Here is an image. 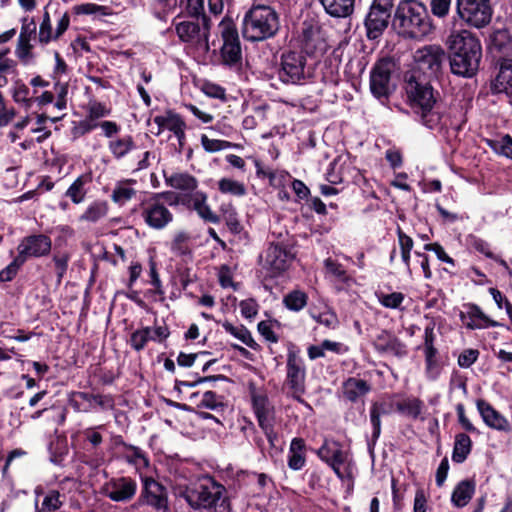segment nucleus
I'll return each mask as SVG.
<instances>
[{
  "label": "nucleus",
  "instance_id": "f257e3e1",
  "mask_svg": "<svg viewBox=\"0 0 512 512\" xmlns=\"http://www.w3.org/2000/svg\"><path fill=\"white\" fill-rule=\"evenodd\" d=\"M405 91L417 121L429 129L441 127L443 111L438 103L439 93L430 80L417 71H409L405 75Z\"/></svg>",
  "mask_w": 512,
  "mask_h": 512
},
{
  "label": "nucleus",
  "instance_id": "f03ea898",
  "mask_svg": "<svg viewBox=\"0 0 512 512\" xmlns=\"http://www.w3.org/2000/svg\"><path fill=\"white\" fill-rule=\"evenodd\" d=\"M179 496L196 511L230 512L231 503L224 485L211 476L201 477L180 490Z\"/></svg>",
  "mask_w": 512,
  "mask_h": 512
},
{
  "label": "nucleus",
  "instance_id": "7ed1b4c3",
  "mask_svg": "<svg viewBox=\"0 0 512 512\" xmlns=\"http://www.w3.org/2000/svg\"><path fill=\"white\" fill-rule=\"evenodd\" d=\"M392 27L406 40H422L435 29L427 7L418 0H401L396 5Z\"/></svg>",
  "mask_w": 512,
  "mask_h": 512
},
{
  "label": "nucleus",
  "instance_id": "20e7f679",
  "mask_svg": "<svg viewBox=\"0 0 512 512\" xmlns=\"http://www.w3.org/2000/svg\"><path fill=\"white\" fill-rule=\"evenodd\" d=\"M451 72L462 77H473L482 58L480 40L470 31L452 32L447 38Z\"/></svg>",
  "mask_w": 512,
  "mask_h": 512
},
{
  "label": "nucleus",
  "instance_id": "39448f33",
  "mask_svg": "<svg viewBox=\"0 0 512 512\" xmlns=\"http://www.w3.org/2000/svg\"><path fill=\"white\" fill-rule=\"evenodd\" d=\"M279 29V14L269 5H253L242 20V35L250 42L270 39L277 34Z\"/></svg>",
  "mask_w": 512,
  "mask_h": 512
},
{
  "label": "nucleus",
  "instance_id": "423d86ee",
  "mask_svg": "<svg viewBox=\"0 0 512 512\" xmlns=\"http://www.w3.org/2000/svg\"><path fill=\"white\" fill-rule=\"evenodd\" d=\"M285 385L294 400L305 403L302 396L306 392V366L295 347H290L287 352Z\"/></svg>",
  "mask_w": 512,
  "mask_h": 512
},
{
  "label": "nucleus",
  "instance_id": "0eeeda50",
  "mask_svg": "<svg viewBox=\"0 0 512 512\" xmlns=\"http://www.w3.org/2000/svg\"><path fill=\"white\" fill-rule=\"evenodd\" d=\"M311 77L307 68V59L302 52L287 51L282 53L278 78L285 84L301 85Z\"/></svg>",
  "mask_w": 512,
  "mask_h": 512
},
{
  "label": "nucleus",
  "instance_id": "6e6552de",
  "mask_svg": "<svg viewBox=\"0 0 512 512\" xmlns=\"http://www.w3.org/2000/svg\"><path fill=\"white\" fill-rule=\"evenodd\" d=\"M160 198H166L170 204H178L180 201L179 196L173 192H163L144 204L141 216L145 224L155 230H162L173 221V214L159 201Z\"/></svg>",
  "mask_w": 512,
  "mask_h": 512
},
{
  "label": "nucleus",
  "instance_id": "1a4fd4ad",
  "mask_svg": "<svg viewBox=\"0 0 512 512\" xmlns=\"http://www.w3.org/2000/svg\"><path fill=\"white\" fill-rule=\"evenodd\" d=\"M456 13L466 25L481 29L490 24L493 7L491 0H456Z\"/></svg>",
  "mask_w": 512,
  "mask_h": 512
},
{
  "label": "nucleus",
  "instance_id": "9d476101",
  "mask_svg": "<svg viewBox=\"0 0 512 512\" xmlns=\"http://www.w3.org/2000/svg\"><path fill=\"white\" fill-rule=\"evenodd\" d=\"M415 68L411 71H417L427 79L437 77L446 60V52L436 44L425 45L418 48L413 53Z\"/></svg>",
  "mask_w": 512,
  "mask_h": 512
},
{
  "label": "nucleus",
  "instance_id": "9b49d317",
  "mask_svg": "<svg viewBox=\"0 0 512 512\" xmlns=\"http://www.w3.org/2000/svg\"><path fill=\"white\" fill-rule=\"evenodd\" d=\"M396 70V62L390 58L378 60L370 72V91L380 101L386 100L393 92L391 76Z\"/></svg>",
  "mask_w": 512,
  "mask_h": 512
},
{
  "label": "nucleus",
  "instance_id": "f8f14e48",
  "mask_svg": "<svg viewBox=\"0 0 512 512\" xmlns=\"http://www.w3.org/2000/svg\"><path fill=\"white\" fill-rule=\"evenodd\" d=\"M219 27L223 39L221 62L229 68L238 69L242 65V50L238 31L232 21H221Z\"/></svg>",
  "mask_w": 512,
  "mask_h": 512
},
{
  "label": "nucleus",
  "instance_id": "ddd939ff",
  "mask_svg": "<svg viewBox=\"0 0 512 512\" xmlns=\"http://www.w3.org/2000/svg\"><path fill=\"white\" fill-rule=\"evenodd\" d=\"M395 0H373L365 18L367 37L379 38L389 25Z\"/></svg>",
  "mask_w": 512,
  "mask_h": 512
},
{
  "label": "nucleus",
  "instance_id": "4468645a",
  "mask_svg": "<svg viewBox=\"0 0 512 512\" xmlns=\"http://www.w3.org/2000/svg\"><path fill=\"white\" fill-rule=\"evenodd\" d=\"M201 22L183 21L176 24L175 30L182 42L189 43L203 52H208L210 19L202 15Z\"/></svg>",
  "mask_w": 512,
  "mask_h": 512
},
{
  "label": "nucleus",
  "instance_id": "2eb2a0df",
  "mask_svg": "<svg viewBox=\"0 0 512 512\" xmlns=\"http://www.w3.org/2000/svg\"><path fill=\"white\" fill-rule=\"evenodd\" d=\"M262 267L271 277L278 276L287 270L294 259L292 250L282 243H271L264 253Z\"/></svg>",
  "mask_w": 512,
  "mask_h": 512
},
{
  "label": "nucleus",
  "instance_id": "dca6fc26",
  "mask_svg": "<svg viewBox=\"0 0 512 512\" xmlns=\"http://www.w3.org/2000/svg\"><path fill=\"white\" fill-rule=\"evenodd\" d=\"M137 488V482L132 477H113L102 486V494L114 502L126 503L134 498Z\"/></svg>",
  "mask_w": 512,
  "mask_h": 512
},
{
  "label": "nucleus",
  "instance_id": "f3484780",
  "mask_svg": "<svg viewBox=\"0 0 512 512\" xmlns=\"http://www.w3.org/2000/svg\"><path fill=\"white\" fill-rule=\"evenodd\" d=\"M139 503L151 506L157 511L167 512L169 507L166 488L153 478L145 477Z\"/></svg>",
  "mask_w": 512,
  "mask_h": 512
},
{
  "label": "nucleus",
  "instance_id": "a211bd4d",
  "mask_svg": "<svg viewBox=\"0 0 512 512\" xmlns=\"http://www.w3.org/2000/svg\"><path fill=\"white\" fill-rule=\"evenodd\" d=\"M51 239L44 235H30L24 237L17 247L18 262H26L31 257H42L51 250Z\"/></svg>",
  "mask_w": 512,
  "mask_h": 512
},
{
  "label": "nucleus",
  "instance_id": "6ab92c4d",
  "mask_svg": "<svg viewBox=\"0 0 512 512\" xmlns=\"http://www.w3.org/2000/svg\"><path fill=\"white\" fill-rule=\"evenodd\" d=\"M436 340L435 323L430 322L424 329L423 350L425 355V372L429 379H436L440 373L437 359L438 350L434 346Z\"/></svg>",
  "mask_w": 512,
  "mask_h": 512
},
{
  "label": "nucleus",
  "instance_id": "aec40b11",
  "mask_svg": "<svg viewBox=\"0 0 512 512\" xmlns=\"http://www.w3.org/2000/svg\"><path fill=\"white\" fill-rule=\"evenodd\" d=\"M373 346L379 353L391 354L399 358L407 355L406 345L386 330L376 335Z\"/></svg>",
  "mask_w": 512,
  "mask_h": 512
},
{
  "label": "nucleus",
  "instance_id": "412c9836",
  "mask_svg": "<svg viewBox=\"0 0 512 512\" xmlns=\"http://www.w3.org/2000/svg\"><path fill=\"white\" fill-rule=\"evenodd\" d=\"M395 403L392 397H383L374 401L370 408V421L373 427L372 440L375 442L381 433V416L389 415L394 411Z\"/></svg>",
  "mask_w": 512,
  "mask_h": 512
},
{
  "label": "nucleus",
  "instance_id": "4be33fe9",
  "mask_svg": "<svg viewBox=\"0 0 512 512\" xmlns=\"http://www.w3.org/2000/svg\"><path fill=\"white\" fill-rule=\"evenodd\" d=\"M476 404L477 409L487 426L498 431L509 432L511 430L509 421L495 410L490 403L480 399Z\"/></svg>",
  "mask_w": 512,
  "mask_h": 512
},
{
  "label": "nucleus",
  "instance_id": "5701e85b",
  "mask_svg": "<svg viewBox=\"0 0 512 512\" xmlns=\"http://www.w3.org/2000/svg\"><path fill=\"white\" fill-rule=\"evenodd\" d=\"M493 93H505L512 96V59L499 60V72L491 83Z\"/></svg>",
  "mask_w": 512,
  "mask_h": 512
},
{
  "label": "nucleus",
  "instance_id": "b1692460",
  "mask_svg": "<svg viewBox=\"0 0 512 512\" xmlns=\"http://www.w3.org/2000/svg\"><path fill=\"white\" fill-rule=\"evenodd\" d=\"M252 405L259 426H267L273 422L274 407L271 405L267 395L252 393Z\"/></svg>",
  "mask_w": 512,
  "mask_h": 512
},
{
  "label": "nucleus",
  "instance_id": "393cba45",
  "mask_svg": "<svg viewBox=\"0 0 512 512\" xmlns=\"http://www.w3.org/2000/svg\"><path fill=\"white\" fill-rule=\"evenodd\" d=\"M371 390V385L363 379L350 377L342 384V393L346 400L356 402Z\"/></svg>",
  "mask_w": 512,
  "mask_h": 512
},
{
  "label": "nucleus",
  "instance_id": "a878e982",
  "mask_svg": "<svg viewBox=\"0 0 512 512\" xmlns=\"http://www.w3.org/2000/svg\"><path fill=\"white\" fill-rule=\"evenodd\" d=\"M317 454L327 464L334 465H343L346 458L341 445L332 440H325Z\"/></svg>",
  "mask_w": 512,
  "mask_h": 512
},
{
  "label": "nucleus",
  "instance_id": "bb28decb",
  "mask_svg": "<svg viewBox=\"0 0 512 512\" xmlns=\"http://www.w3.org/2000/svg\"><path fill=\"white\" fill-rule=\"evenodd\" d=\"M475 492L474 480H462L454 488L451 495V502L455 507L466 506Z\"/></svg>",
  "mask_w": 512,
  "mask_h": 512
},
{
  "label": "nucleus",
  "instance_id": "cd10ccee",
  "mask_svg": "<svg viewBox=\"0 0 512 512\" xmlns=\"http://www.w3.org/2000/svg\"><path fill=\"white\" fill-rule=\"evenodd\" d=\"M324 10L333 17L345 18L353 13L355 0H319Z\"/></svg>",
  "mask_w": 512,
  "mask_h": 512
},
{
  "label": "nucleus",
  "instance_id": "c85d7f7f",
  "mask_svg": "<svg viewBox=\"0 0 512 512\" xmlns=\"http://www.w3.org/2000/svg\"><path fill=\"white\" fill-rule=\"evenodd\" d=\"M109 211V205L104 200H96L90 203L85 211L79 216V221L87 223H98L104 219Z\"/></svg>",
  "mask_w": 512,
  "mask_h": 512
},
{
  "label": "nucleus",
  "instance_id": "c756f323",
  "mask_svg": "<svg viewBox=\"0 0 512 512\" xmlns=\"http://www.w3.org/2000/svg\"><path fill=\"white\" fill-rule=\"evenodd\" d=\"M108 149L115 159L120 160L136 150L137 146L131 135H125L109 141Z\"/></svg>",
  "mask_w": 512,
  "mask_h": 512
},
{
  "label": "nucleus",
  "instance_id": "7c9ffc66",
  "mask_svg": "<svg viewBox=\"0 0 512 512\" xmlns=\"http://www.w3.org/2000/svg\"><path fill=\"white\" fill-rule=\"evenodd\" d=\"M305 442L302 438H293L289 448L288 467L300 470L304 467L306 459L304 454Z\"/></svg>",
  "mask_w": 512,
  "mask_h": 512
},
{
  "label": "nucleus",
  "instance_id": "2f4dec72",
  "mask_svg": "<svg viewBox=\"0 0 512 512\" xmlns=\"http://www.w3.org/2000/svg\"><path fill=\"white\" fill-rule=\"evenodd\" d=\"M166 183L170 187L184 191L187 194L193 192L198 186L197 179L188 173H174L166 177Z\"/></svg>",
  "mask_w": 512,
  "mask_h": 512
},
{
  "label": "nucleus",
  "instance_id": "473e14b6",
  "mask_svg": "<svg viewBox=\"0 0 512 512\" xmlns=\"http://www.w3.org/2000/svg\"><path fill=\"white\" fill-rule=\"evenodd\" d=\"M90 174H82L77 177L74 182L67 189L65 195L71 199L74 204H79L84 201L87 194L86 185L91 182Z\"/></svg>",
  "mask_w": 512,
  "mask_h": 512
},
{
  "label": "nucleus",
  "instance_id": "72a5a7b5",
  "mask_svg": "<svg viewBox=\"0 0 512 512\" xmlns=\"http://www.w3.org/2000/svg\"><path fill=\"white\" fill-rule=\"evenodd\" d=\"M472 450V440L465 433H459L455 436L452 460L455 463H463Z\"/></svg>",
  "mask_w": 512,
  "mask_h": 512
},
{
  "label": "nucleus",
  "instance_id": "f704fd0d",
  "mask_svg": "<svg viewBox=\"0 0 512 512\" xmlns=\"http://www.w3.org/2000/svg\"><path fill=\"white\" fill-rule=\"evenodd\" d=\"M115 445L117 447H122L125 451L129 452V454L125 455V460L128 463L133 465L142 464L143 466H148V458L145 456L141 448L126 443L121 436H117L115 438Z\"/></svg>",
  "mask_w": 512,
  "mask_h": 512
},
{
  "label": "nucleus",
  "instance_id": "c9c22d12",
  "mask_svg": "<svg viewBox=\"0 0 512 512\" xmlns=\"http://www.w3.org/2000/svg\"><path fill=\"white\" fill-rule=\"evenodd\" d=\"M222 327L227 333L237 338L249 348L253 350H257L259 348V345L253 339L250 331L244 325L235 326L232 323L225 321L222 323Z\"/></svg>",
  "mask_w": 512,
  "mask_h": 512
},
{
  "label": "nucleus",
  "instance_id": "e433bc0d",
  "mask_svg": "<svg viewBox=\"0 0 512 512\" xmlns=\"http://www.w3.org/2000/svg\"><path fill=\"white\" fill-rule=\"evenodd\" d=\"M423 402L416 397H406L395 403L396 410L413 419H417L423 409Z\"/></svg>",
  "mask_w": 512,
  "mask_h": 512
},
{
  "label": "nucleus",
  "instance_id": "4c0bfd02",
  "mask_svg": "<svg viewBox=\"0 0 512 512\" xmlns=\"http://www.w3.org/2000/svg\"><path fill=\"white\" fill-rule=\"evenodd\" d=\"M193 207L200 218L206 222L219 223L220 217L216 215L209 205L206 203V195L203 193H196L193 199Z\"/></svg>",
  "mask_w": 512,
  "mask_h": 512
},
{
  "label": "nucleus",
  "instance_id": "58836bf2",
  "mask_svg": "<svg viewBox=\"0 0 512 512\" xmlns=\"http://www.w3.org/2000/svg\"><path fill=\"white\" fill-rule=\"evenodd\" d=\"M76 398H79L83 401H86L90 404V409H92V404L95 403L102 410H112L114 408V399L111 395H101V394H91L88 392H75L73 394Z\"/></svg>",
  "mask_w": 512,
  "mask_h": 512
},
{
  "label": "nucleus",
  "instance_id": "ea45409f",
  "mask_svg": "<svg viewBox=\"0 0 512 512\" xmlns=\"http://www.w3.org/2000/svg\"><path fill=\"white\" fill-rule=\"evenodd\" d=\"M512 47L510 36L506 30H498L491 37L490 49L492 53H508Z\"/></svg>",
  "mask_w": 512,
  "mask_h": 512
},
{
  "label": "nucleus",
  "instance_id": "a19ab883",
  "mask_svg": "<svg viewBox=\"0 0 512 512\" xmlns=\"http://www.w3.org/2000/svg\"><path fill=\"white\" fill-rule=\"evenodd\" d=\"M218 189L222 194H229L236 197H242L247 192L242 182L227 177L221 178L218 181Z\"/></svg>",
  "mask_w": 512,
  "mask_h": 512
},
{
  "label": "nucleus",
  "instance_id": "79ce46f5",
  "mask_svg": "<svg viewBox=\"0 0 512 512\" xmlns=\"http://www.w3.org/2000/svg\"><path fill=\"white\" fill-rule=\"evenodd\" d=\"M154 123L159 127L158 134L164 129L174 132L179 130L180 126H185L181 117L171 112H168L166 115L156 116L154 118Z\"/></svg>",
  "mask_w": 512,
  "mask_h": 512
},
{
  "label": "nucleus",
  "instance_id": "37998d69",
  "mask_svg": "<svg viewBox=\"0 0 512 512\" xmlns=\"http://www.w3.org/2000/svg\"><path fill=\"white\" fill-rule=\"evenodd\" d=\"M12 97L16 103L22 104L27 110L30 109L34 103V97L30 96L29 87L21 81L15 82Z\"/></svg>",
  "mask_w": 512,
  "mask_h": 512
},
{
  "label": "nucleus",
  "instance_id": "c03bdc74",
  "mask_svg": "<svg viewBox=\"0 0 512 512\" xmlns=\"http://www.w3.org/2000/svg\"><path fill=\"white\" fill-rule=\"evenodd\" d=\"M307 301V294L301 290H293L289 292L283 299L284 305L291 311L302 310L307 305Z\"/></svg>",
  "mask_w": 512,
  "mask_h": 512
},
{
  "label": "nucleus",
  "instance_id": "a18cd8bd",
  "mask_svg": "<svg viewBox=\"0 0 512 512\" xmlns=\"http://www.w3.org/2000/svg\"><path fill=\"white\" fill-rule=\"evenodd\" d=\"M149 340L156 341V338L152 336V329L145 327L134 331L130 337V345L136 351H141L145 348Z\"/></svg>",
  "mask_w": 512,
  "mask_h": 512
},
{
  "label": "nucleus",
  "instance_id": "49530a36",
  "mask_svg": "<svg viewBox=\"0 0 512 512\" xmlns=\"http://www.w3.org/2000/svg\"><path fill=\"white\" fill-rule=\"evenodd\" d=\"M324 267L326 273L339 282L348 283L351 280L343 265L331 258H327L324 261Z\"/></svg>",
  "mask_w": 512,
  "mask_h": 512
},
{
  "label": "nucleus",
  "instance_id": "de8ad7c7",
  "mask_svg": "<svg viewBox=\"0 0 512 512\" xmlns=\"http://www.w3.org/2000/svg\"><path fill=\"white\" fill-rule=\"evenodd\" d=\"M136 195V190L128 185L127 182L118 184L112 194L111 199L114 203L123 205Z\"/></svg>",
  "mask_w": 512,
  "mask_h": 512
},
{
  "label": "nucleus",
  "instance_id": "09e8293b",
  "mask_svg": "<svg viewBox=\"0 0 512 512\" xmlns=\"http://www.w3.org/2000/svg\"><path fill=\"white\" fill-rule=\"evenodd\" d=\"M197 407L218 410L224 407V397L213 391H206L201 395V399L197 404Z\"/></svg>",
  "mask_w": 512,
  "mask_h": 512
},
{
  "label": "nucleus",
  "instance_id": "8fccbe9b",
  "mask_svg": "<svg viewBox=\"0 0 512 512\" xmlns=\"http://www.w3.org/2000/svg\"><path fill=\"white\" fill-rule=\"evenodd\" d=\"M461 320L465 321V319H478L479 321L484 322L485 325L491 327L501 326V324L497 321L490 319L488 316L484 314L481 308L475 304H471L468 306L467 313L460 314Z\"/></svg>",
  "mask_w": 512,
  "mask_h": 512
},
{
  "label": "nucleus",
  "instance_id": "3c124183",
  "mask_svg": "<svg viewBox=\"0 0 512 512\" xmlns=\"http://www.w3.org/2000/svg\"><path fill=\"white\" fill-rule=\"evenodd\" d=\"M319 29L313 26L303 28L301 34V42L306 52H313L317 48V40L319 38Z\"/></svg>",
  "mask_w": 512,
  "mask_h": 512
},
{
  "label": "nucleus",
  "instance_id": "603ef678",
  "mask_svg": "<svg viewBox=\"0 0 512 512\" xmlns=\"http://www.w3.org/2000/svg\"><path fill=\"white\" fill-rule=\"evenodd\" d=\"M189 240L190 235L187 232H177L171 243V251L177 255H186L190 253Z\"/></svg>",
  "mask_w": 512,
  "mask_h": 512
},
{
  "label": "nucleus",
  "instance_id": "864d4df0",
  "mask_svg": "<svg viewBox=\"0 0 512 512\" xmlns=\"http://www.w3.org/2000/svg\"><path fill=\"white\" fill-rule=\"evenodd\" d=\"M377 298L382 306L389 309H398L404 301L405 296L401 292H393L390 294L379 293L377 294Z\"/></svg>",
  "mask_w": 512,
  "mask_h": 512
},
{
  "label": "nucleus",
  "instance_id": "5fc2aeb1",
  "mask_svg": "<svg viewBox=\"0 0 512 512\" xmlns=\"http://www.w3.org/2000/svg\"><path fill=\"white\" fill-rule=\"evenodd\" d=\"M53 39L51 19L48 11L45 9L42 22L39 27L38 41L42 45L48 44Z\"/></svg>",
  "mask_w": 512,
  "mask_h": 512
},
{
  "label": "nucleus",
  "instance_id": "6e6d98bb",
  "mask_svg": "<svg viewBox=\"0 0 512 512\" xmlns=\"http://www.w3.org/2000/svg\"><path fill=\"white\" fill-rule=\"evenodd\" d=\"M73 12L76 15H107V7L97 5L94 3H85L80 5H75L73 7Z\"/></svg>",
  "mask_w": 512,
  "mask_h": 512
},
{
  "label": "nucleus",
  "instance_id": "4d7b16f0",
  "mask_svg": "<svg viewBox=\"0 0 512 512\" xmlns=\"http://www.w3.org/2000/svg\"><path fill=\"white\" fill-rule=\"evenodd\" d=\"M489 145L496 153L512 158V138L509 135L503 136L501 140H490Z\"/></svg>",
  "mask_w": 512,
  "mask_h": 512
},
{
  "label": "nucleus",
  "instance_id": "13d9d810",
  "mask_svg": "<svg viewBox=\"0 0 512 512\" xmlns=\"http://www.w3.org/2000/svg\"><path fill=\"white\" fill-rule=\"evenodd\" d=\"M62 506V501L60 500V493L57 490L49 491L43 501H42V512H53L59 509Z\"/></svg>",
  "mask_w": 512,
  "mask_h": 512
},
{
  "label": "nucleus",
  "instance_id": "bf43d9fd",
  "mask_svg": "<svg viewBox=\"0 0 512 512\" xmlns=\"http://www.w3.org/2000/svg\"><path fill=\"white\" fill-rule=\"evenodd\" d=\"M201 144L205 151L213 153L230 148L232 143L225 140L210 139L207 135L201 136Z\"/></svg>",
  "mask_w": 512,
  "mask_h": 512
},
{
  "label": "nucleus",
  "instance_id": "052dcab7",
  "mask_svg": "<svg viewBox=\"0 0 512 512\" xmlns=\"http://www.w3.org/2000/svg\"><path fill=\"white\" fill-rule=\"evenodd\" d=\"M87 117L96 121L99 118L110 115L111 110L105 104L97 101H90L87 106Z\"/></svg>",
  "mask_w": 512,
  "mask_h": 512
},
{
  "label": "nucleus",
  "instance_id": "680f3d73",
  "mask_svg": "<svg viewBox=\"0 0 512 512\" xmlns=\"http://www.w3.org/2000/svg\"><path fill=\"white\" fill-rule=\"evenodd\" d=\"M451 0H430L432 14L440 19L448 16L451 8Z\"/></svg>",
  "mask_w": 512,
  "mask_h": 512
},
{
  "label": "nucleus",
  "instance_id": "e2e57ef3",
  "mask_svg": "<svg viewBox=\"0 0 512 512\" xmlns=\"http://www.w3.org/2000/svg\"><path fill=\"white\" fill-rule=\"evenodd\" d=\"M424 250L425 251H433L437 258L444 262V263H447L451 266H454L455 265V261L453 260V258H451L444 250V248L442 247L441 244H439L438 242H434V243H428V244H425L424 245Z\"/></svg>",
  "mask_w": 512,
  "mask_h": 512
},
{
  "label": "nucleus",
  "instance_id": "0e129e2a",
  "mask_svg": "<svg viewBox=\"0 0 512 512\" xmlns=\"http://www.w3.org/2000/svg\"><path fill=\"white\" fill-rule=\"evenodd\" d=\"M21 31L18 38L32 40L36 36L37 25L33 18L24 17L22 20Z\"/></svg>",
  "mask_w": 512,
  "mask_h": 512
},
{
  "label": "nucleus",
  "instance_id": "69168bd1",
  "mask_svg": "<svg viewBox=\"0 0 512 512\" xmlns=\"http://www.w3.org/2000/svg\"><path fill=\"white\" fill-rule=\"evenodd\" d=\"M16 116L14 108H7L3 94L0 92V127L8 125Z\"/></svg>",
  "mask_w": 512,
  "mask_h": 512
},
{
  "label": "nucleus",
  "instance_id": "338daca9",
  "mask_svg": "<svg viewBox=\"0 0 512 512\" xmlns=\"http://www.w3.org/2000/svg\"><path fill=\"white\" fill-rule=\"evenodd\" d=\"M479 357L477 349H465L458 357V365L461 368H469L472 366Z\"/></svg>",
  "mask_w": 512,
  "mask_h": 512
},
{
  "label": "nucleus",
  "instance_id": "774afa93",
  "mask_svg": "<svg viewBox=\"0 0 512 512\" xmlns=\"http://www.w3.org/2000/svg\"><path fill=\"white\" fill-rule=\"evenodd\" d=\"M241 315L247 319L254 318L258 313V304L254 299L242 300L239 303Z\"/></svg>",
  "mask_w": 512,
  "mask_h": 512
}]
</instances>
